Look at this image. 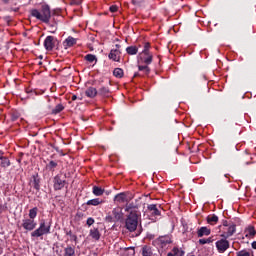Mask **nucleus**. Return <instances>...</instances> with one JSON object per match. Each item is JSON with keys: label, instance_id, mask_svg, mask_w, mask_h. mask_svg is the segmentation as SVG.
Listing matches in <instances>:
<instances>
[{"label": "nucleus", "instance_id": "obj_1", "mask_svg": "<svg viewBox=\"0 0 256 256\" xmlns=\"http://www.w3.org/2000/svg\"><path fill=\"white\" fill-rule=\"evenodd\" d=\"M30 15L42 23L49 24L51 21V6L44 3L41 5L40 10L35 8L30 10Z\"/></svg>", "mask_w": 256, "mask_h": 256}, {"label": "nucleus", "instance_id": "obj_2", "mask_svg": "<svg viewBox=\"0 0 256 256\" xmlns=\"http://www.w3.org/2000/svg\"><path fill=\"white\" fill-rule=\"evenodd\" d=\"M51 233V222H45L42 220L39 224V227L31 232V237L39 239V237H43V235H49Z\"/></svg>", "mask_w": 256, "mask_h": 256}, {"label": "nucleus", "instance_id": "obj_3", "mask_svg": "<svg viewBox=\"0 0 256 256\" xmlns=\"http://www.w3.org/2000/svg\"><path fill=\"white\" fill-rule=\"evenodd\" d=\"M139 215L140 214H128L125 220V227L133 233V231H137V225H139Z\"/></svg>", "mask_w": 256, "mask_h": 256}, {"label": "nucleus", "instance_id": "obj_4", "mask_svg": "<svg viewBox=\"0 0 256 256\" xmlns=\"http://www.w3.org/2000/svg\"><path fill=\"white\" fill-rule=\"evenodd\" d=\"M21 225L24 231H34L37 227V223L31 218H24Z\"/></svg>", "mask_w": 256, "mask_h": 256}, {"label": "nucleus", "instance_id": "obj_5", "mask_svg": "<svg viewBox=\"0 0 256 256\" xmlns=\"http://www.w3.org/2000/svg\"><path fill=\"white\" fill-rule=\"evenodd\" d=\"M54 183V191H61L65 185H67V181L62 179L61 175H56L53 180Z\"/></svg>", "mask_w": 256, "mask_h": 256}, {"label": "nucleus", "instance_id": "obj_6", "mask_svg": "<svg viewBox=\"0 0 256 256\" xmlns=\"http://www.w3.org/2000/svg\"><path fill=\"white\" fill-rule=\"evenodd\" d=\"M229 247H230V244L227 239L222 238L216 242V248L218 253H225V251H227Z\"/></svg>", "mask_w": 256, "mask_h": 256}, {"label": "nucleus", "instance_id": "obj_7", "mask_svg": "<svg viewBox=\"0 0 256 256\" xmlns=\"http://www.w3.org/2000/svg\"><path fill=\"white\" fill-rule=\"evenodd\" d=\"M156 245H159L161 249H165L167 245H170L172 243L171 241V236L166 235V236H160L157 240H155Z\"/></svg>", "mask_w": 256, "mask_h": 256}, {"label": "nucleus", "instance_id": "obj_8", "mask_svg": "<svg viewBox=\"0 0 256 256\" xmlns=\"http://www.w3.org/2000/svg\"><path fill=\"white\" fill-rule=\"evenodd\" d=\"M44 47L46 51H53V47H55V37L47 36L44 40Z\"/></svg>", "mask_w": 256, "mask_h": 256}, {"label": "nucleus", "instance_id": "obj_9", "mask_svg": "<svg viewBox=\"0 0 256 256\" xmlns=\"http://www.w3.org/2000/svg\"><path fill=\"white\" fill-rule=\"evenodd\" d=\"M109 59L119 63L121 61V51L118 49H112L108 55Z\"/></svg>", "mask_w": 256, "mask_h": 256}, {"label": "nucleus", "instance_id": "obj_10", "mask_svg": "<svg viewBox=\"0 0 256 256\" xmlns=\"http://www.w3.org/2000/svg\"><path fill=\"white\" fill-rule=\"evenodd\" d=\"M139 60L146 65H151L153 63V54H139Z\"/></svg>", "mask_w": 256, "mask_h": 256}, {"label": "nucleus", "instance_id": "obj_11", "mask_svg": "<svg viewBox=\"0 0 256 256\" xmlns=\"http://www.w3.org/2000/svg\"><path fill=\"white\" fill-rule=\"evenodd\" d=\"M137 209V205L134 203H127L125 206V211L129 213V215H139V211Z\"/></svg>", "mask_w": 256, "mask_h": 256}, {"label": "nucleus", "instance_id": "obj_12", "mask_svg": "<svg viewBox=\"0 0 256 256\" xmlns=\"http://www.w3.org/2000/svg\"><path fill=\"white\" fill-rule=\"evenodd\" d=\"M197 235L198 237H209V235H211V229L202 226L198 229Z\"/></svg>", "mask_w": 256, "mask_h": 256}, {"label": "nucleus", "instance_id": "obj_13", "mask_svg": "<svg viewBox=\"0 0 256 256\" xmlns=\"http://www.w3.org/2000/svg\"><path fill=\"white\" fill-rule=\"evenodd\" d=\"M115 201L118 203H129V198L125 193H119L115 196Z\"/></svg>", "mask_w": 256, "mask_h": 256}, {"label": "nucleus", "instance_id": "obj_14", "mask_svg": "<svg viewBox=\"0 0 256 256\" xmlns=\"http://www.w3.org/2000/svg\"><path fill=\"white\" fill-rule=\"evenodd\" d=\"M147 209L148 211H150V213H152L154 217H159L161 215V211L157 209V205L155 204L148 205Z\"/></svg>", "mask_w": 256, "mask_h": 256}, {"label": "nucleus", "instance_id": "obj_15", "mask_svg": "<svg viewBox=\"0 0 256 256\" xmlns=\"http://www.w3.org/2000/svg\"><path fill=\"white\" fill-rule=\"evenodd\" d=\"M32 181H31V185H32V187H34V189L36 190V191H39L40 189H41V185H40V183H41V180L39 179V176H33L32 177Z\"/></svg>", "mask_w": 256, "mask_h": 256}, {"label": "nucleus", "instance_id": "obj_16", "mask_svg": "<svg viewBox=\"0 0 256 256\" xmlns=\"http://www.w3.org/2000/svg\"><path fill=\"white\" fill-rule=\"evenodd\" d=\"M244 234H245V237H247L248 239H249V238H252V237H255V235H256L255 227H253V226H248V227L244 230Z\"/></svg>", "mask_w": 256, "mask_h": 256}, {"label": "nucleus", "instance_id": "obj_17", "mask_svg": "<svg viewBox=\"0 0 256 256\" xmlns=\"http://www.w3.org/2000/svg\"><path fill=\"white\" fill-rule=\"evenodd\" d=\"M112 215L114 217V221H120V219L123 218V213L121 211V208H114L112 210Z\"/></svg>", "mask_w": 256, "mask_h": 256}, {"label": "nucleus", "instance_id": "obj_18", "mask_svg": "<svg viewBox=\"0 0 256 256\" xmlns=\"http://www.w3.org/2000/svg\"><path fill=\"white\" fill-rule=\"evenodd\" d=\"M97 88L95 87H89L85 91V95L88 96L90 99H93L94 97H97Z\"/></svg>", "mask_w": 256, "mask_h": 256}, {"label": "nucleus", "instance_id": "obj_19", "mask_svg": "<svg viewBox=\"0 0 256 256\" xmlns=\"http://www.w3.org/2000/svg\"><path fill=\"white\" fill-rule=\"evenodd\" d=\"M206 221L209 225H217V223L219 222V217L215 214L209 215L207 216Z\"/></svg>", "mask_w": 256, "mask_h": 256}, {"label": "nucleus", "instance_id": "obj_20", "mask_svg": "<svg viewBox=\"0 0 256 256\" xmlns=\"http://www.w3.org/2000/svg\"><path fill=\"white\" fill-rule=\"evenodd\" d=\"M77 44V39L73 38L72 36H69L64 41V47H73V45Z\"/></svg>", "mask_w": 256, "mask_h": 256}, {"label": "nucleus", "instance_id": "obj_21", "mask_svg": "<svg viewBox=\"0 0 256 256\" xmlns=\"http://www.w3.org/2000/svg\"><path fill=\"white\" fill-rule=\"evenodd\" d=\"M0 165H1V167H3V169H7V167L11 166V161L9 160V158H7L5 156H1L0 157Z\"/></svg>", "mask_w": 256, "mask_h": 256}, {"label": "nucleus", "instance_id": "obj_22", "mask_svg": "<svg viewBox=\"0 0 256 256\" xmlns=\"http://www.w3.org/2000/svg\"><path fill=\"white\" fill-rule=\"evenodd\" d=\"M90 237H92L94 241H99V239H101V233L99 232V229L97 228L91 229Z\"/></svg>", "mask_w": 256, "mask_h": 256}, {"label": "nucleus", "instance_id": "obj_23", "mask_svg": "<svg viewBox=\"0 0 256 256\" xmlns=\"http://www.w3.org/2000/svg\"><path fill=\"white\" fill-rule=\"evenodd\" d=\"M98 95H101L102 97H109V95H111V90H109V88L103 86L99 89Z\"/></svg>", "mask_w": 256, "mask_h": 256}, {"label": "nucleus", "instance_id": "obj_24", "mask_svg": "<svg viewBox=\"0 0 256 256\" xmlns=\"http://www.w3.org/2000/svg\"><path fill=\"white\" fill-rule=\"evenodd\" d=\"M236 256H255V255L253 254L252 250L244 249L236 252Z\"/></svg>", "mask_w": 256, "mask_h": 256}, {"label": "nucleus", "instance_id": "obj_25", "mask_svg": "<svg viewBox=\"0 0 256 256\" xmlns=\"http://www.w3.org/2000/svg\"><path fill=\"white\" fill-rule=\"evenodd\" d=\"M138 52L139 49L137 48V46H129L126 48V53L128 55H137Z\"/></svg>", "mask_w": 256, "mask_h": 256}, {"label": "nucleus", "instance_id": "obj_26", "mask_svg": "<svg viewBox=\"0 0 256 256\" xmlns=\"http://www.w3.org/2000/svg\"><path fill=\"white\" fill-rule=\"evenodd\" d=\"M103 193H105V190L102 189L99 186H94L93 187V194L96 195V197H101V195H103Z\"/></svg>", "mask_w": 256, "mask_h": 256}, {"label": "nucleus", "instance_id": "obj_27", "mask_svg": "<svg viewBox=\"0 0 256 256\" xmlns=\"http://www.w3.org/2000/svg\"><path fill=\"white\" fill-rule=\"evenodd\" d=\"M101 203H103V200H101L100 198H95L92 200H88L86 205H93L94 207H97V205H101Z\"/></svg>", "mask_w": 256, "mask_h": 256}, {"label": "nucleus", "instance_id": "obj_28", "mask_svg": "<svg viewBox=\"0 0 256 256\" xmlns=\"http://www.w3.org/2000/svg\"><path fill=\"white\" fill-rule=\"evenodd\" d=\"M39 211V209L37 207H34L32 209L29 210V218L28 219H32V221H35V218L37 217V212Z\"/></svg>", "mask_w": 256, "mask_h": 256}, {"label": "nucleus", "instance_id": "obj_29", "mask_svg": "<svg viewBox=\"0 0 256 256\" xmlns=\"http://www.w3.org/2000/svg\"><path fill=\"white\" fill-rule=\"evenodd\" d=\"M64 256H75V248L68 246L64 249Z\"/></svg>", "mask_w": 256, "mask_h": 256}, {"label": "nucleus", "instance_id": "obj_30", "mask_svg": "<svg viewBox=\"0 0 256 256\" xmlns=\"http://www.w3.org/2000/svg\"><path fill=\"white\" fill-rule=\"evenodd\" d=\"M114 77H117L118 79H121L124 75L123 69L121 68H115L113 71Z\"/></svg>", "mask_w": 256, "mask_h": 256}, {"label": "nucleus", "instance_id": "obj_31", "mask_svg": "<svg viewBox=\"0 0 256 256\" xmlns=\"http://www.w3.org/2000/svg\"><path fill=\"white\" fill-rule=\"evenodd\" d=\"M235 231H236V226L235 224H232L228 227V231L226 233V237H231L235 234Z\"/></svg>", "mask_w": 256, "mask_h": 256}, {"label": "nucleus", "instance_id": "obj_32", "mask_svg": "<svg viewBox=\"0 0 256 256\" xmlns=\"http://www.w3.org/2000/svg\"><path fill=\"white\" fill-rule=\"evenodd\" d=\"M142 255H143V256H151V255H153V251H151V247H149V246H144V247L142 248Z\"/></svg>", "mask_w": 256, "mask_h": 256}, {"label": "nucleus", "instance_id": "obj_33", "mask_svg": "<svg viewBox=\"0 0 256 256\" xmlns=\"http://www.w3.org/2000/svg\"><path fill=\"white\" fill-rule=\"evenodd\" d=\"M198 243L200 245H207L209 243H213V237L199 239Z\"/></svg>", "mask_w": 256, "mask_h": 256}, {"label": "nucleus", "instance_id": "obj_34", "mask_svg": "<svg viewBox=\"0 0 256 256\" xmlns=\"http://www.w3.org/2000/svg\"><path fill=\"white\" fill-rule=\"evenodd\" d=\"M85 60L88 61V63H93L94 61L95 63H97V56L93 54H88L85 56Z\"/></svg>", "mask_w": 256, "mask_h": 256}, {"label": "nucleus", "instance_id": "obj_35", "mask_svg": "<svg viewBox=\"0 0 256 256\" xmlns=\"http://www.w3.org/2000/svg\"><path fill=\"white\" fill-rule=\"evenodd\" d=\"M65 109V107H63L61 104H58L55 106V108L52 110V113L54 115H57V113H61V111H63Z\"/></svg>", "mask_w": 256, "mask_h": 256}, {"label": "nucleus", "instance_id": "obj_36", "mask_svg": "<svg viewBox=\"0 0 256 256\" xmlns=\"http://www.w3.org/2000/svg\"><path fill=\"white\" fill-rule=\"evenodd\" d=\"M151 47V45L149 43H145L144 45V49L143 51L140 53V55H148L149 52V48Z\"/></svg>", "mask_w": 256, "mask_h": 256}, {"label": "nucleus", "instance_id": "obj_37", "mask_svg": "<svg viewBox=\"0 0 256 256\" xmlns=\"http://www.w3.org/2000/svg\"><path fill=\"white\" fill-rule=\"evenodd\" d=\"M55 167H57V162L55 161H50L48 164H47V169H55Z\"/></svg>", "mask_w": 256, "mask_h": 256}, {"label": "nucleus", "instance_id": "obj_38", "mask_svg": "<svg viewBox=\"0 0 256 256\" xmlns=\"http://www.w3.org/2000/svg\"><path fill=\"white\" fill-rule=\"evenodd\" d=\"M139 71H145V73H150L151 69H149V66H138Z\"/></svg>", "mask_w": 256, "mask_h": 256}, {"label": "nucleus", "instance_id": "obj_39", "mask_svg": "<svg viewBox=\"0 0 256 256\" xmlns=\"http://www.w3.org/2000/svg\"><path fill=\"white\" fill-rule=\"evenodd\" d=\"M105 219H106V221L108 223H115V222H117V220H115V218L113 216H111V215L106 216Z\"/></svg>", "mask_w": 256, "mask_h": 256}, {"label": "nucleus", "instance_id": "obj_40", "mask_svg": "<svg viewBox=\"0 0 256 256\" xmlns=\"http://www.w3.org/2000/svg\"><path fill=\"white\" fill-rule=\"evenodd\" d=\"M118 9H119V7H117V5H112L109 8L111 13H117Z\"/></svg>", "mask_w": 256, "mask_h": 256}, {"label": "nucleus", "instance_id": "obj_41", "mask_svg": "<svg viewBox=\"0 0 256 256\" xmlns=\"http://www.w3.org/2000/svg\"><path fill=\"white\" fill-rule=\"evenodd\" d=\"M93 223H95V219L89 217L86 221V225H88V227H91V225H93Z\"/></svg>", "mask_w": 256, "mask_h": 256}, {"label": "nucleus", "instance_id": "obj_42", "mask_svg": "<svg viewBox=\"0 0 256 256\" xmlns=\"http://www.w3.org/2000/svg\"><path fill=\"white\" fill-rule=\"evenodd\" d=\"M66 235H68V237H74V241H77V235L73 234L71 230L67 231Z\"/></svg>", "mask_w": 256, "mask_h": 256}, {"label": "nucleus", "instance_id": "obj_43", "mask_svg": "<svg viewBox=\"0 0 256 256\" xmlns=\"http://www.w3.org/2000/svg\"><path fill=\"white\" fill-rule=\"evenodd\" d=\"M177 253H179V250L177 248H174L173 253L169 252L167 256H175L177 255Z\"/></svg>", "mask_w": 256, "mask_h": 256}, {"label": "nucleus", "instance_id": "obj_44", "mask_svg": "<svg viewBox=\"0 0 256 256\" xmlns=\"http://www.w3.org/2000/svg\"><path fill=\"white\" fill-rule=\"evenodd\" d=\"M252 249H256V241L252 242Z\"/></svg>", "mask_w": 256, "mask_h": 256}, {"label": "nucleus", "instance_id": "obj_45", "mask_svg": "<svg viewBox=\"0 0 256 256\" xmlns=\"http://www.w3.org/2000/svg\"><path fill=\"white\" fill-rule=\"evenodd\" d=\"M72 101H77V95L72 96Z\"/></svg>", "mask_w": 256, "mask_h": 256}, {"label": "nucleus", "instance_id": "obj_46", "mask_svg": "<svg viewBox=\"0 0 256 256\" xmlns=\"http://www.w3.org/2000/svg\"><path fill=\"white\" fill-rule=\"evenodd\" d=\"M116 49H121V45H119V44H116Z\"/></svg>", "mask_w": 256, "mask_h": 256}, {"label": "nucleus", "instance_id": "obj_47", "mask_svg": "<svg viewBox=\"0 0 256 256\" xmlns=\"http://www.w3.org/2000/svg\"><path fill=\"white\" fill-rule=\"evenodd\" d=\"M138 76H139V73H135V74H134V77H138Z\"/></svg>", "mask_w": 256, "mask_h": 256}, {"label": "nucleus", "instance_id": "obj_48", "mask_svg": "<svg viewBox=\"0 0 256 256\" xmlns=\"http://www.w3.org/2000/svg\"><path fill=\"white\" fill-rule=\"evenodd\" d=\"M224 226L227 227V222L224 223Z\"/></svg>", "mask_w": 256, "mask_h": 256}, {"label": "nucleus", "instance_id": "obj_49", "mask_svg": "<svg viewBox=\"0 0 256 256\" xmlns=\"http://www.w3.org/2000/svg\"><path fill=\"white\" fill-rule=\"evenodd\" d=\"M5 3H7V0H3Z\"/></svg>", "mask_w": 256, "mask_h": 256}]
</instances>
